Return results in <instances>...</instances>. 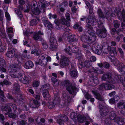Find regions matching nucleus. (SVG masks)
Masks as SVG:
<instances>
[{
  "mask_svg": "<svg viewBox=\"0 0 125 125\" xmlns=\"http://www.w3.org/2000/svg\"><path fill=\"white\" fill-rule=\"evenodd\" d=\"M62 97L65 99V100L64 99V103L62 104L61 103L60 104V100L59 95L57 94L54 95V99L53 102V103L55 104V106L59 105L60 107H63L65 106H67L69 105V103L71 101V98L70 96L66 94H63Z\"/></svg>",
  "mask_w": 125,
  "mask_h": 125,
  "instance_id": "nucleus-5",
  "label": "nucleus"
},
{
  "mask_svg": "<svg viewBox=\"0 0 125 125\" xmlns=\"http://www.w3.org/2000/svg\"><path fill=\"white\" fill-rule=\"evenodd\" d=\"M116 66L117 69L119 72L125 73V66L123 64L119 63Z\"/></svg>",
  "mask_w": 125,
  "mask_h": 125,
  "instance_id": "nucleus-26",
  "label": "nucleus"
},
{
  "mask_svg": "<svg viewBox=\"0 0 125 125\" xmlns=\"http://www.w3.org/2000/svg\"><path fill=\"white\" fill-rule=\"evenodd\" d=\"M66 19L68 21L70 20V14L68 13H67L65 14Z\"/></svg>",
  "mask_w": 125,
  "mask_h": 125,
  "instance_id": "nucleus-59",
  "label": "nucleus"
},
{
  "mask_svg": "<svg viewBox=\"0 0 125 125\" xmlns=\"http://www.w3.org/2000/svg\"><path fill=\"white\" fill-rule=\"evenodd\" d=\"M118 107L120 109L121 113L124 115H125V101H122L118 103L117 104Z\"/></svg>",
  "mask_w": 125,
  "mask_h": 125,
  "instance_id": "nucleus-17",
  "label": "nucleus"
},
{
  "mask_svg": "<svg viewBox=\"0 0 125 125\" xmlns=\"http://www.w3.org/2000/svg\"><path fill=\"white\" fill-rule=\"evenodd\" d=\"M18 78L21 82L24 84H27L30 81L29 78L24 73H20L18 74Z\"/></svg>",
  "mask_w": 125,
  "mask_h": 125,
  "instance_id": "nucleus-11",
  "label": "nucleus"
},
{
  "mask_svg": "<svg viewBox=\"0 0 125 125\" xmlns=\"http://www.w3.org/2000/svg\"><path fill=\"white\" fill-rule=\"evenodd\" d=\"M3 8L4 10L5 11V16L7 20L10 21V16L9 13L7 11L8 10V7L7 6H4Z\"/></svg>",
  "mask_w": 125,
  "mask_h": 125,
  "instance_id": "nucleus-35",
  "label": "nucleus"
},
{
  "mask_svg": "<svg viewBox=\"0 0 125 125\" xmlns=\"http://www.w3.org/2000/svg\"><path fill=\"white\" fill-rule=\"evenodd\" d=\"M74 28L75 29H77L80 32H82L83 30L82 27L77 23L74 25Z\"/></svg>",
  "mask_w": 125,
  "mask_h": 125,
  "instance_id": "nucleus-39",
  "label": "nucleus"
},
{
  "mask_svg": "<svg viewBox=\"0 0 125 125\" xmlns=\"http://www.w3.org/2000/svg\"><path fill=\"white\" fill-rule=\"evenodd\" d=\"M19 8L20 9V10L17 9H15L14 10L17 14L19 16L20 18H21L23 17V15L21 14V13L20 10H21L23 9V7L22 5L20 4L19 6Z\"/></svg>",
  "mask_w": 125,
  "mask_h": 125,
  "instance_id": "nucleus-25",
  "label": "nucleus"
},
{
  "mask_svg": "<svg viewBox=\"0 0 125 125\" xmlns=\"http://www.w3.org/2000/svg\"><path fill=\"white\" fill-rule=\"evenodd\" d=\"M121 17H120V18H121V19H124V18L125 17V12L124 11H123L121 13Z\"/></svg>",
  "mask_w": 125,
  "mask_h": 125,
  "instance_id": "nucleus-58",
  "label": "nucleus"
},
{
  "mask_svg": "<svg viewBox=\"0 0 125 125\" xmlns=\"http://www.w3.org/2000/svg\"><path fill=\"white\" fill-rule=\"evenodd\" d=\"M33 2L31 9L33 13L36 15H38L40 12L44 13L47 7L50 5L48 2L43 0H40L37 3L35 1Z\"/></svg>",
  "mask_w": 125,
  "mask_h": 125,
  "instance_id": "nucleus-2",
  "label": "nucleus"
},
{
  "mask_svg": "<svg viewBox=\"0 0 125 125\" xmlns=\"http://www.w3.org/2000/svg\"><path fill=\"white\" fill-rule=\"evenodd\" d=\"M15 54L14 50L12 49H9L6 53L7 56L9 58H12Z\"/></svg>",
  "mask_w": 125,
  "mask_h": 125,
  "instance_id": "nucleus-23",
  "label": "nucleus"
},
{
  "mask_svg": "<svg viewBox=\"0 0 125 125\" xmlns=\"http://www.w3.org/2000/svg\"><path fill=\"white\" fill-rule=\"evenodd\" d=\"M13 89L16 91H18L20 89V86L18 83L15 84L13 87Z\"/></svg>",
  "mask_w": 125,
  "mask_h": 125,
  "instance_id": "nucleus-44",
  "label": "nucleus"
},
{
  "mask_svg": "<svg viewBox=\"0 0 125 125\" xmlns=\"http://www.w3.org/2000/svg\"><path fill=\"white\" fill-rule=\"evenodd\" d=\"M23 34L24 35L26 36L27 37L31 35V32L26 31L25 32H23Z\"/></svg>",
  "mask_w": 125,
  "mask_h": 125,
  "instance_id": "nucleus-52",
  "label": "nucleus"
},
{
  "mask_svg": "<svg viewBox=\"0 0 125 125\" xmlns=\"http://www.w3.org/2000/svg\"><path fill=\"white\" fill-rule=\"evenodd\" d=\"M11 83L8 81L6 80H4L3 82H1L0 84L1 85H3L4 84L6 85H9L11 84Z\"/></svg>",
  "mask_w": 125,
  "mask_h": 125,
  "instance_id": "nucleus-46",
  "label": "nucleus"
},
{
  "mask_svg": "<svg viewBox=\"0 0 125 125\" xmlns=\"http://www.w3.org/2000/svg\"><path fill=\"white\" fill-rule=\"evenodd\" d=\"M70 117L74 121L79 122L81 123L83 122L85 120V117L79 115L78 116L76 113L74 112L71 113Z\"/></svg>",
  "mask_w": 125,
  "mask_h": 125,
  "instance_id": "nucleus-10",
  "label": "nucleus"
},
{
  "mask_svg": "<svg viewBox=\"0 0 125 125\" xmlns=\"http://www.w3.org/2000/svg\"><path fill=\"white\" fill-rule=\"evenodd\" d=\"M39 83L38 81H34L33 82V86L34 87H37L39 85Z\"/></svg>",
  "mask_w": 125,
  "mask_h": 125,
  "instance_id": "nucleus-48",
  "label": "nucleus"
},
{
  "mask_svg": "<svg viewBox=\"0 0 125 125\" xmlns=\"http://www.w3.org/2000/svg\"><path fill=\"white\" fill-rule=\"evenodd\" d=\"M71 48V51L72 52L77 53L79 52V49L76 46H73Z\"/></svg>",
  "mask_w": 125,
  "mask_h": 125,
  "instance_id": "nucleus-38",
  "label": "nucleus"
},
{
  "mask_svg": "<svg viewBox=\"0 0 125 125\" xmlns=\"http://www.w3.org/2000/svg\"><path fill=\"white\" fill-rule=\"evenodd\" d=\"M72 11V12H75L76 11L77 9L75 8V6H73L71 8Z\"/></svg>",
  "mask_w": 125,
  "mask_h": 125,
  "instance_id": "nucleus-62",
  "label": "nucleus"
},
{
  "mask_svg": "<svg viewBox=\"0 0 125 125\" xmlns=\"http://www.w3.org/2000/svg\"><path fill=\"white\" fill-rule=\"evenodd\" d=\"M92 82V84L94 86H95L98 83V81L97 79V78L95 77V79L93 80Z\"/></svg>",
  "mask_w": 125,
  "mask_h": 125,
  "instance_id": "nucleus-47",
  "label": "nucleus"
},
{
  "mask_svg": "<svg viewBox=\"0 0 125 125\" xmlns=\"http://www.w3.org/2000/svg\"><path fill=\"white\" fill-rule=\"evenodd\" d=\"M109 118L111 120H113L119 125H122L125 123V119L121 118L117 116L114 111L111 112Z\"/></svg>",
  "mask_w": 125,
  "mask_h": 125,
  "instance_id": "nucleus-6",
  "label": "nucleus"
},
{
  "mask_svg": "<svg viewBox=\"0 0 125 125\" xmlns=\"http://www.w3.org/2000/svg\"><path fill=\"white\" fill-rule=\"evenodd\" d=\"M82 46L83 48L85 49V50H86V49L88 50L89 48V45L87 44L83 43L82 44Z\"/></svg>",
  "mask_w": 125,
  "mask_h": 125,
  "instance_id": "nucleus-51",
  "label": "nucleus"
},
{
  "mask_svg": "<svg viewBox=\"0 0 125 125\" xmlns=\"http://www.w3.org/2000/svg\"><path fill=\"white\" fill-rule=\"evenodd\" d=\"M91 62H90L86 61L83 62L81 61H79V66L81 68H82L83 66H86L87 67H89L91 66Z\"/></svg>",
  "mask_w": 125,
  "mask_h": 125,
  "instance_id": "nucleus-21",
  "label": "nucleus"
},
{
  "mask_svg": "<svg viewBox=\"0 0 125 125\" xmlns=\"http://www.w3.org/2000/svg\"><path fill=\"white\" fill-rule=\"evenodd\" d=\"M7 32L9 33H11L12 32V29L11 28H9L7 29Z\"/></svg>",
  "mask_w": 125,
  "mask_h": 125,
  "instance_id": "nucleus-63",
  "label": "nucleus"
},
{
  "mask_svg": "<svg viewBox=\"0 0 125 125\" xmlns=\"http://www.w3.org/2000/svg\"><path fill=\"white\" fill-rule=\"evenodd\" d=\"M37 23V22L36 19L32 20L30 22V24L31 26L36 25Z\"/></svg>",
  "mask_w": 125,
  "mask_h": 125,
  "instance_id": "nucleus-41",
  "label": "nucleus"
},
{
  "mask_svg": "<svg viewBox=\"0 0 125 125\" xmlns=\"http://www.w3.org/2000/svg\"><path fill=\"white\" fill-rule=\"evenodd\" d=\"M102 81H107L108 83H116L121 82L125 87V78L123 75H120L115 76L113 79L111 76V74L110 73L104 74L101 78Z\"/></svg>",
  "mask_w": 125,
  "mask_h": 125,
  "instance_id": "nucleus-3",
  "label": "nucleus"
},
{
  "mask_svg": "<svg viewBox=\"0 0 125 125\" xmlns=\"http://www.w3.org/2000/svg\"><path fill=\"white\" fill-rule=\"evenodd\" d=\"M119 13H120V12L119 11H115L114 14L112 13L111 14V15L113 17H115L117 15L118 16Z\"/></svg>",
  "mask_w": 125,
  "mask_h": 125,
  "instance_id": "nucleus-54",
  "label": "nucleus"
},
{
  "mask_svg": "<svg viewBox=\"0 0 125 125\" xmlns=\"http://www.w3.org/2000/svg\"><path fill=\"white\" fill-rule=\"evenodd\" d=\"M69 62L68 58L64 56H62L60 62V66L62 68L67 66L69 64Z\"/></svg>",
  "mask_w": 125,
  "mask_h": 125,
  "instance_id": "nucleus-14",
  "label": "nucleus"
},
{
  "mask_svg": "<svg viewBox=\"0 0 125 125\" xmlns=\"http://www.w3.org/2000/svg\"><path fill=\"white\" fill-rule=\"evenodd\" d=\"M114 27L115 28H117L119 27L120 24L119 22H118L117 20H115L114 21Z\"/></svg>",
  "mask_w": 125,
  "mask_h": 125,
  "instance_id": "nucleus-45",
  "label": "nucleus"
},
{
  "mask_svg": "<svg viewBox=\"0 0 125 125\" xmlns=\"http://www.w3.org/2000/svg\"><path fill=\"white\" fill-rule=\"evenodd\" d=\"M92 92L95 96V97L96 99L100 101L103 102L104 101V97L101 96L97 91L96 90H93L92 91Z\"/></svg>",
  "mask_w": 125,
  "mask_h": 125,
  "instance_id": "nucleus-20",
  "label": "nucleus"
},
{
  "mask_svg": "<svg viewBox=\"0 0 125 125\" xmlns=\"http://www.w3.org/2000/svg\"><path fill=\"white\" fill-rule=\"evenodd\" d=\"M99 107L100 109V112L101 116H105L107 114L108 110L106 107L104 106H103L102 105H99Z\"/></svg>",
  "mask_w": 125,
  "mask_h": 125,
  "instance_id": "nucleus-18",
  "label": "nucleus"
},
{
  "mask_svg": "<svg viewBox=\"0 0 125 125\" xmlns=\"http://www.w3.org/2000/svg\"><path fill=\"white\" fill-rule=\"evenodd\" d=\"M68 40L71 43L76 41L77 39H76L75 36L73 35L69 36L68 38Z\"/></svg>",
  "mask_w": 125,
  "mask_h": 125,
  "instance_id": "nucleus-32",
  "label": "nucleus"
},
{
  "mask_svg": "<svg viewBox=\"0 0 125 125\" xmlns=\"http://www.w3.org/2000/svg\"><path fill=\"white\" fill-rule=\"evenodd\" d=\"M43 96L44 98L46 99H48L50 97L49 92L47 90H43Z\"/></svg>",
  "mask_w": 125,
  "mask_h": 125,
  "instance_id": "nucleus-34",
  "label": "nucleus"
},
{
  "mask_svg": "<svg viewBox=\"0 0 125 125\" xmlns=\"http://www.w3.org/2000/svg\"><path fill=\"white\" fill-rule=\"evenodd\" d=\"M92 71L93 72L97 73L102 74L103 73V72L102 71L96 68H93Z\"/></svg>",
  "mask_w": 125,
  "mask_h": 125,
  "instance_id": "nucleus-37",
  "label": "nucleus"
},
{
  "mask_svg": "<svg viewBox=\"0 0 125 125\" xmlns=\"http://www.w3.org/2000/svg\"><path fill=\"white\" fill-rule=\"evenodd\" d=\"M85 98L87 99H89L91 97V95L88 94H87L85 96Z\"/></svg>",
  "mask_w": 125,
  "mask_h": 125,
  "instance_id": "nucleus-61",
  "label": "nucleus"
},
{
  "mask_svg": "<svg viewBox=\"0 0 125 125\" xmlns=\"http://www.w3.org/2000/svg\"><path fill=\"white\" fill-rule=\"evenodd\" d=\"M4 17V15L2 11L0 10V21H2L3 20Z\"/></svg>",
  "mask_w": 125,
  "mask_h": 125,
  "instance_id": "nucleus-53",
  "label": "nucleus"
},
{
  "mask_svg": "<svg viewBox=\"0 0 125 125\" xmlns=\"http://www.w3.org/2000/svg\"><path fill=\"white\" fill-rule=\"evenodd\" d=\"M111 83H108V82L106 83H103L100 86V88L102 90L104 89L106 90H111L114 88V85L111 84Z\"/></svg>",
  "mask_w": 125,
  "mask_h": 125,
  "instance_id": "nucleus-13",
  "label": "nucleus"
},
{
  "mask_svg": "<svg viewBox=\"0 0 125 125\" xmlns=\"http://www.w3.org/2000/svg\"><path fill=\"white\" fill-rule=\"evenodd\" d=\"M43 23L45 26V27L49 29H51L52 28V24L47 20H44L43 21Z\"/></svg>",
  "mask_w": 125,
  "mask_h": 125,
  "instance_id": "nucleus-30",
  "label": "nucleus"
},
{
  "mask_svg": "<svg viewBox=\"0 0 125 125\" xmlns=\"http://www.w3.org/2000/svg\"><path fill=\"white\" fill-rule=\"evenodd\" d=\"M20 65L15 64H12L10 65L11 70L10 74L11 77L13 78L17 77L18 78V74H20V73H18L17 72V70L18 68L20 67Z\"/></svg>",
  "mask_w": 125,
  "mask_h": 125,
  "instance_id": "nucleus-9",
  "label": "nucleus"
},
{
  "mask_svg": "<svg viewBox=\"0 0 125 125\" xmlns=\"http://www.w3.org/2000/svg\"><path fill=\"white\" fill-rule=\"evenodd\" d=\"M98 23L99 29L97 30L96 34L100 37L102 38H104L106 36V30L104 28L103 23L101 21H98Z\"/></svg>",
  "mask_w": 125,
  "mask_h": 125,
  "instance_id": "nucleus-8",
  "label": "nucleus"
},
{
  "mask_svg": "<svg viewBox=\"0 0 125 125\" xmlns=\"http://www.w3.org/2000/svg\"><path fill=\"white\" fill-rule=\"evenodd\" d=\"M99 49V47H97L96 48H93V50L98 55L101 54L102 52L105 54H107L110 51V54L111 56L113 57L117 55L115 49V48L114 50H111V47L108 46L107 44L103 46L102 48L100 50Z\"/></svg>",
  "mask_w": 125,
  "mask_h": 125,
  "instance_id": "nucleus-4",
  "label": "nucleus"
},
{
  "mask_svg": "<svg viewBox=\"0 0 125 125\" xmlns=\"http://www.w3.org/2000/svg\"><path fill=\"white\" fill-rule=\"evenodd\" d=\"M9 116L10 118H16V115L13 113H11L10 114H9Z\"/></svg>",
  "mask_w": 125,
  "mask_h": 125,
  "instance_id": "nucleus-56",
  "label": "nucleus"
},
{
  "mask_svg": "<svg viewBox=\"0 0 125 125\" xmlns=\"http://www.w3.org/2000/svg\"><path fill=\"white\" fill-rule=\"evenodd\" d=\"M55 106V105L53 103V101H49V104H48V106L49 108H52L54 107Z\"/></svg>",
  "mask_w": 125,
  "mask_h": 125,
  "instance_id": "nucleus-40",
  "label": "nucleus"
},
{
  "mask_svg": "<svg viewBox=\"0 0 125 125\" xmlns=\"http://www.w3.org/2000/svg\"><path fill=\"white\" fill-rule=\"evenodd\" d=\"M64 84L70 93L72 94L73 93L75 89V87L72 85L69 81H65L64 82Z\"/></svg>",
  "mask_w": 125,
  "mask_h": 125,
  "instance_id": "nucleus-12",
  "label": "nucleus"
},
{
  "mask_svg": "<svg viewBox=\"0 0 125 125\" xmlns=\"http://www.w3.org/2000/svg\"><path fill=\"white\" fill-rule=\"evenodd\" d=\"M52 82V85L54 87H56L59 86L60 81L59 80H57L53 77L51 78Z\"/></svg>",
  "mask_w": 125,
  "mask_h": 125,
  "instance_id": "nucleus-27",
  "label": "nucleus"
},
{
  "mask_svg": "<svg viewBox=\"0 0 125 125\" xmlns=\"http://www.w3.org/2000/svg\"><path fill=\"white\" fill-rule=\"evenodd\" d=\"M112 62L115 66L117 65V64L119 63V61L117 60V59H115L113 60Z\"/></svg>",
  "mask_w": 125,
  "mask_h": 125,
  "instance_id": "nucleus-50",
  "label": "nucleus"
},
{
  "mask_svg": "<svg viewBox=\"0 0 125 125\" xmlns=\"http://www.w3.org/2000/svg\"><path fill=\"white\" fill-rule=\"evenodd\" d=\"M40 103L39 102L33 98H32L31 100L30 105V106L33 108L38 107L40 105Z\"/></svg>",
  "mask_w": 125,
  "mask_h": 125,
  "instance_id": "nucleus-19",
  "label": "nucleus"
},
{
  "mask_svg": "<svg viewBox=\"0 0 125 125\" xmlns=\"http://www.w3.org/2000/svg\"><path fill=\"white\" fill-rule=\"evenodd\" d=\"M30 53L29 52H27V51L26 50H24L23 53V56L24 57H26L27 56H28L29 55V53Z\"/></svg>",
  "mask_w": 125,
  "mask_h": 125,
  "instance_id": "nucleus-49",
  "label": "nucleus"
},
{
  "mask_svg": "<svg viewBox=\"0 0 125 125\" xmlns=\"http://www.w3.org/2000/svg\"><path fill=\"white\" fill-rule=\"evenodd\" d=\"M70 75L73 77H76L78 75V73L77 70L74 69L73 70H72L70 73Z\"/></svg>",
  "mask_w": 125,
  "mask_h": 125,
  "instance_id": "nucleus-36",
  "label": "nucleus"
},
{
  "mask_svg": "<svg viewBox=\"0 0 125 125\" xmlns=\"http://www.w3.org/2000/svg\"><path fill=\"white\" fill-rule=\"evenodd\" d=\"M90 61L91 62H94L96 61V58L94 56H93L91 57L90 58Z\"/></svg>",
  "mask_w": 125,
  "mask_h": 125,
  "instance_id": "nucleus-60",
  "label": "nucleus"
},
{
  "mask_svg": "<svg viewBox=\"0 0 125 125\" xmlns=\"http://www.w3.org/2000/svg\"><path fill=\"white\" fill-rule=\"evenodd\" d=\"M34 96L37 100H39L40 99V96L39 95H34Z\"/></svg>",
  "mask_w": 125,
  "mask_h": 125,
  "instance_id": "nucleus-64",
  "label": "nucleus"
},
{
  "mask_svg": "<svg viewBox=\"0 0 125 125\" xmlns=\"http://www.w3.org/2000/svg\"><path fill=\"white\" fill-rule=\"evenodd\" d=\"M1 109L3 111H8V113H5L6 115L8 114V113L11 111V108L9 105H6L4 106H3L1 107Z\"/></svg>",
  "mask_w": 125,
  "mask_h": 125,
  "instance_id": "nucleus-31",
  "label": "nucleus"
},
{
  "mask_svg": "<svg viewBox=\"0 0 125 125\" xmlns=\"http://www.w3.org/2000/svg\"><path fill=\"white\" fill-rule=\"evenodd\" d=\"M34 66L33 62L31 61L27 62L24 65V67L27 69H31Z\"/></svg>",
  "mask_w": 125,
  "mask_h": 125,
  "instance_id": "nucleus-24",
  "label": "nucleus"
},
{
  "mask_svg": "<svg viewBox=\"0 0 125 125\" xmlns=\"http://www.w3.org/2000/svg\"><path fill=\"white\" fill-rule=\"evenodd\" d=\"M97 14L100 17L104 18L105 17H108L111 15L110 13L109 12H106V14L104 15L102 11L100 9H98L97 11Z\"/></svg>",
  "mask_w": 125,
  "mask_h": 125,
  "instance_id": "nucleus-22",
  "label": "nucleus"
},
{
  "mask_svg": "<svg viewBox=\"0 0 125 125\" xmlns=\"http://www.w3.org/2000/svg\"><path fill=\"white\" fill-rule=\"evenodd\" d=\"M57 123L60 125H64V122L68 121V117L65 115H60L58 116Z\"/></svg>",
  "mask_w": 125,
  "mask_h": 125,
  "instance_id": "nucleus-15",
  "label": "nucleus"
},
{
  "mask_svg": "<svg viewBox=\"0 0 125 125\" xmlns=\"http://www.w3.org/2000/svg\"><path fill=\"white\" fill-rule=\"evenodd\" d=\"M61 22L62 24L65 25L67 27H69L70 26V23L68 21H67L63 17L62 18Z\"/></svg>",
  "mask_w": 125,
  "mask_h": 125,
  "instance_id": "nucleus-33",
  "label": "nucleus"
},
{
  "mask_svg": "<svg viewBox=\"0 0 125 125\" xmlns=\"http://www.w3.org/2000/svg\"><path fill=\"white\" fill-rule=\"evenodd\" d=\"M45 55H41L39 57L36 63L42 66H44L46 65L48 63L51 61V58L49 56L46 57Z\"/></svg>",
  "mask_w": 125,
  "mask_h": 125,
  "instance_id": "nucleus-7",
  "label": "nucleus"
},
{
  "mask_svg": "<svg viewBox=\"0 0 125 125\" xmlns=\"http://www.w3.org/2000/svg\"><path fill=\"white\" fill-rule=\"evenodd\" d=\"M40 36L37 33H36L33 36L34 39L35 40H38L39 37Z\"/></svg>",
  "mask_w": 125,
  "mask_h": 125,
  "instance_id": "nucleus-55",
  "label": "nucleus"
},
{
  "mask_svg": "<svg viewBox=\"0 0 125 125\" xmlns=\"http://www.w3.org/2000/svg\"><path fill=\"white\" fill-rule=\"evenodd\" d=\"M50 48L52 50H54L57 49V44L56 39L53 37H51L50 39Z\"/></svg>",
  "mask_w": 125,
  "mask_h": 125,
  "instance_id": "nucleus-16",
  "label": "nucleus"
},
{
  "mask_svg": "<svg viewBox=\"0 0 125 125\" xmlns=\"http://www.w3.org/2000/svg\"><path fill=\"white\" fill-rule=\"evenodd\" d=\"M40 53V51L39 50L36 49L33 50L31 52L32 54H34L35 55L38 56Z\"/></svg>",
  "mask_w": 125,
  "mask_h": 125,
  "instance_id": "nucleus-42",
  "label": "nucleus"
},
{
  "mask_svg": "<svg viewBox=\"0 0 125 125\" xmlns=\"http://www.w3.org/2000/svg\"><path fill=\"white\" fill-rule=\"evenodd\" d=\"M96 20L94 16L92 15L89 16L86 19L87 24L86 26V29L88 30V32L89 35L81 36V40L84 42L91 43L94 42L96 38L95 32L91 27L95 24Z\"/></svg>",
  "mask_w": 125,
  "mask_h": 125,
  "instance_id": "nucleus-1",
  "label": "nucleus"
},
{
  "mask_svg": "<svg viewBox=\"0 0 125 125\" xmlns=\"http://www.w3.org/2000/svg\"><path fill=\"white\" fill-rule=\"evenodd\" d=\"M5 60L2 58H0V71L5 72H6V69L2 67L5 64Z\"/></svg>",
  "mask_w": 125,
  "mask_h": 125,
  "instance_id": "nucleus-28",
  "label": "nucleus"
},
{
  "mask_svg": "<svg viewBox=\"0 0 125 125\" xmlns=\"http://www.w3.org/2000/svg\"><path fill=\"white\" fill-rule=\"evenodd\" d=\"M109 103L111 104H113L115 102V101L114 98H111L109 100Z\"/></svg>",
  "mask_w": 125,
  "mask_h": 125,
  "instance_id": "nucleus-57",
  "label": "nucleus"
},
{
  "mask_svg": "<svg viewBox=\"0 0 125 125\" xmlns=\"http://www.w3.org/2000/svg\"><path fill=\"white\" fill-rule=\"evenodd\" d=\"M42 48L43 49H46L48 47V45L47 42L45 41H43L42 42Z\"/></svg>",
  "mask_w": 125,
  "mask_h": 125,
  "instance_id": "nucleus-43",
  "label": "nucleus"
},
{
  "mask_svg": "<svg viewBox=\"0 0 125 125\" xmlns=\"http://www.w3.org/2000/svg\"><path fill=\"white\" fill-rule=\"evenodd\" d=\"M72 46V45L71 44H68L67 45L66 48L64 49L65 52L68 54L70 55H71V47Z\"/></svg>",
  "mask_w": 125,
  "mask_h": 125,
  "instance_id": "nucleus-29",
  "label": "nucleus"
}]
</instances>
